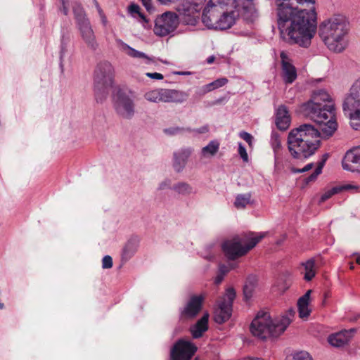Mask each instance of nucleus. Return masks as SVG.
Here are the masks:
<instances>
[{
    "label": "nucleus",
    "mask_w": 360,
    "mask_h": 360,
    "mask_svg": "<svg viewBox=\"0 0 360 360\" xmlns=\"http://www.w3.org/2000/svg\"><path fill=\"white\" fill-rule=\"evenodd\" d=\"M144 98L151 103H176L184 102L188 95L180 91L167 89H155L146 92Z\"/></svg>",
    "instance_id": "10"
},
{
    "label": "nucleus",
    "mask_w": 360,
    "mask_h": 360,
    "mask_svg": "<svg viewBox=\"0 0 360 360\" xmlns=\"http://www.w3.org/2000/svg\"><path fill=\"white\" fill-rule=\"evenodd\" d=\"M235 297L236 292L234 289L232 288H228L221 300L219 301L218 307L215 309L214 319L216 323L221 324L230 319Z\"/></svg>",
    "instance_id": "14"
},
{
    "label": "nucleus",
    "mask_w": 360,
    "mask_h": 360,
    "mask_svg": "<svg viewBox=\"0 0 360 360\" xmlns=\"http://www.w3.org/2000/svg\"><path fill=\"white\" fill-rule=\"evenodd\" d=\"M238 153L244 162L248 161V155L246 149L241 143H238Z\"/></svg>",
    "instance_id": "42"
},
{
    "label": "nucleus",
    "mask_w": 360,
    "mask_h": 360,
    "mask_svg": "<svg viewBox=\"0 0 360 360\" xmlns=\"http://www.w3.org/2000/svg\"><path fill=\"white\" fill-rule=\"evenodd\" d=\"M114 72L110 62L105 60L97 64L94 73V91L97 102L102 103L107 98L113 84Z\"/></svg>",
    "instance_id": "6"
},
{
    "label": "nucleus",
    "mask_w": 360,
    "mask_h": 360,
    "mask_svg": "<svg viewBox=\"0 0 360 360\" xmlns=\"http://www.w3.org/2000/svg\"><path fill=\"white\" fill-rule=\"evenodd\" d=\"M113 108L116 113L123 119L130 120L134 116V101L129 94L122 91H118L114 96Z\"/></svg>",
    "instance_id": "12"
},
{
    "label": "nucleus",
    "mask_w": 360,
    "mask_h": 360,
    "mask_svg": "<svg viewBox=\"0 0 360 360\" xmlns=\"http://www.w3.org/2000/svg\"><path fill=\"white\" fill-rule=\"evenodd\" d=\"M142 1L143 5L145 6L146 9L151 12L153 11V7L152 6V1L151 0H141Z\"/></svg>",
    "instance_id": "48"
},
{
    "label": "nucleus",
    "mask_w": 360,
    "mask_h": 360,
    "mask_svg": "<svg viewBox=\"0 0 360 360\" xmlns=\"http://www.w3.org/2000/svg\"><path fill=\"white\" fill-rule=\"evenodd\" d=\"M356 255V262L358 264H360V255Z\"/></svg>",
    "instance_id": "59"
},
{
    "label": "nucleus",
    "mask_w": 360,
    "mask_h": 360,
    "mask_svg": "<svg viewBox=\"0 0 360 360\" xmlns=\"http://www.w3.org/2000/svg\"><path fill=\"white\" fill-rule=\"evenodd\" d=\"M348 25L342 16H335L323 22L319 35L329 50L340 53L347 46Z\"/></svg>",
    "instance_id": "4"
},
{
    "label": "nucleus",
    "mask_w": 360,
    "mask_h": 360,
    "mask_svg": "<svg viewBox=\"0 0 360 360\" xmlns=\"http://www.w3.org/2000/svg\"><path fill=\"white\" fill-rule=\"evenodd\" d=\"M96 9H97V11L98 12L99 15H102L103 13V11L101 9V8L100 7L98 3H96Z\"/></svg>",
    "instance_id": "56"
},
{
    "label": "nucleus",
    "mask_w": 360,
    "mask_h": 360,
    "mask_svg": "<svg viewBox=\"0 0 360 360\" xmlns=\"http://www.w3.org/2000/svg\"><path fill=\"white\" fill-rule=\"evenodd\" d=\"M112 259L109 255H105L102 259V267L103 269H110L112 266Z\"/></svg>",
    "instance_id": "43"
},
{
    "label": "nucleus",
    "mask_w": 360,
    "mask_h": 360,
    "mask_svg": "<svg viewBox=\"0 0 360 360\" xmlns=\"http://www.w3.org/2000/svg\"><path fill=\"white\" fill-rule=\"evenodd\" d=\"M258 16V12L255 8H253V11L252 12V18L251 20L253 21L255 18H257Z\"/></svg>",
    "instance_id": "53"
},
{
    "label": "nucleus",
    "mask_w": 360,
    "mask_h": 360,
    "mask_svg": "<svg viewBox=\"0 0 360 360\" xmlns=\"http://www.w3.org/2000/svg\"><path fill=\"white\" fill-rule=\"evenodd\" d=\"M203 257L205 259H207V260H212L214 258V255L213 254H209V255L203 256Z\"/></svg>",
    "instance_id": "57"
},
{
    "label": "nucleus",
    "mask_w": 360,
    "mask_h": 360,
    "mask_svg": "<svg viewBox=\"0 0 360 360\" xmlns=\"http://www.w3.org/2000/svg\"><path fill=\"white\" fill-rule=\"evenodd\" d=\"M206 0H181V4L176 7L181 20L188 25H195L198 18L199 12Z\"/></svg>",
    "instance_id": "11"
},
{
    "label": "nucleus",
    "mask_w": 360,
    "mask_h": 360,
    "mask_svg": "<svg viewBox=\"0 0 360 360\" xmlns=\"http://www.w3.org/2000/svg\"><path fill=\"white\" fill-rule=\"evenodd\" d=\"M219 143L216 141H211L209 144L203 147L201 150L202 157H212L214 156L219 150Z\"/></svg>",
    "instance_id": "33"
},
{
    "label": "nucleus",
    "mask_w": 360,
    "mask_h": 360,
    "mask_svg": "<svg viewBox=\"0 0 360 360\" xmlns=\"http://www.w3.org/2000/svg\"><path fill=\"white\" fill-rule=\"evenodd\" d=\"M196 350V346L191 342L179 340L171 350V359L172 360H191Z\"/></svg>",
    "instance_id": "15"
},
{
    "label": "nucleus",
    "mask_w": 360,
    "mask_h": 360,
    "mask_svg": "<svg viewBox=\"0 0 360 360\" xmlns=\"http://www.w3.org/2000/svg\"><path fill=\"white\" fill-rule=\"evenodd\" d=\"M209 314H205L195 324L191 327V333L193 338H199L208 329Z\"/></svg>",
    "instance_id": "25"
},
{
    "label": "nucleus",
    "mask_w": 360,
    "mask_h": 360,
    "mask_svg": "<svg viewBox=\"0 0 360 360\" xmlns=\"http://www.w3.org/2000/svg\"><path fill=\"white\" fill-rule=\"evenodd\" d=\"M193 150L191 148H183L174 153L173 167L176 172H181L184 169Z\"/></svg>",
    "instance_id": "22"
},
{
    "label": "nucleus",
    "mask_w": 360,
    "mask_h": 360,
    "mask_svg": "<svg viewBox=\"0 0 360 360\" xmlns=\"http://www.w3.org/2000/svg\"><path fill=\"white\" fill-rule=\"evenodd\" d=\"M350 189H355L357 190L358 187L356 186H352L351 184H347L345 186H335L327 191H326L321 197L320 198V202H323L326 201V200L331 198L333 195L340 193L341 191L344 190H350Z\"/></svg>",
    "instance_id": "30"
},
{
    "label": "nucleus",
    "mask_w": 360,
    "mask_h": 360,
    "mask_svg": "<svg viewBox=\"0 0 360 360\" xmlns=\"http://www.w3.org/2000/svg\"><path fill=\"white\" fill-rule=\"evenodd\" d=\"M4 307V304L2 303H0V309H2Z\"/></svg>",
    "instance_id": "63"
},
{
    "label": "nucleus",
    "mask_w": 360,
    "mask_h": 360,
    "mask_svg": "<svg viewBox=\"0 0 360 360\" xmlns=\"http://www.w3.org/2000/svg\"><path fill=\"white\" fill-rule=\"evenodd\" d=\"M100 17H101V21H102L103 24L104 25H106V23H107V19H106V17H105V15H104V13H103L102 15H100Z\"/></svg>",
    "instance_id": "55"
},
{
    "label": "nucleus",
    "mask_w": 360,
    "mask_h": 360,
    "mask_svg": "<svg viewBox=\"0 0 360 360\" xmlns=\"http://www.w3.org/2000/svg\"><path fill=\"white\" fill-rule=\"evenodd\" d=\"M264 236V233L251 238L236 236L224 241L222 244V250L229 259L233 260L247 254Z\"/></svg>",
    "instance_id": "9"
},
{
    "label": "nucleus",
    "mask_w": 360,
    "mask_h": 360,
    "mask_svg": "<svg viewBox=\"0 0 360 360\" xmlns=\"http://www.w3.org/2000/svg\"><path fill=\"white\" fill-rule=\"evenodd\" d=\"M320 132L311 124H302L290 130L288 136V148L294 159L306 160L320 146Z\"/></svg>",
    "instance_id": "2"
},
{
    "label": "nucleus",
    "mask_w": 360,
    "mask_h": 360,
    "mask_svg": "<svg viewBox=\"0 0 360 360\" xmlns=\"http://www.w3.org/2000/svg\"><path fill=\"white\" fill-rule=\"evenodd\" d=\"M116 44L120 51L124 52L127 55L134 58H141L144 60V63L147 65H150L155 63V58L150 57L143 52L137 51L128 44L124 43L122 40L117 39L115 40Z\"/></svg>",
    "instance_id": "21"
},
{
    "label": "nucleus",
    "mask_w": 360,
    "mask_h": 360,
    "mask_svg": "<svg viewBox=\"0 0 360 360\" xmlns=\"http://www.w3.org/2000/svg\"><path fill=\"white\" fill-rule=\"evenodd\" d=\"M292 360H312V358L308 352L300 351L293 354Z\"/></svg>",
    "instance_id": "40"
},
{
    "label": "nucleus",
    "mask_w": 360,
    "mask_h": 360,
    "mask_svg": "<svg viewBox=\"0 0 360 360\" xmlns=\"http://www.w3.org/2000/svg\"><path fill=\"white\" fill-rule=\"evenodd\" d=\"M93 2H94V5L96 6V3H98V1L96 0H93Z\"/></svg>",
    "instance_id": "61"
},
{
    "label": "nucleus",
    "mask_w": 360,
    "mask_h": 360,
    "mask_svg": "<svg viewBox=\"0 0 360 360\" xmlns=\"http://www.w3.org/2000/svg\"><path fill=\"white\" fill-rule=\"evenodd\" d=\"M215 60V56H209L207 58V63L208 64H211Z\"/></svg>",
    "instance_id": "54"
},
{
    "label": "nucleus",
    "mask_w": 360,
    "mask_h": 360,
    "mask_svg": "<svg viewBox=\"0 0 360 360\" xmlns=\"http://www.w3.org/2000/svg\"><path fill=\"white\" fill-rule=\"evenodd\" d=\"M350 269H354V265H353V264H352H352H351V265H350Z\"/></svg>",
    "instance_id": "62"
},
{
    "label": "nucleus",
    "mask_w": 360,
    "mask_h": 360,
    "mask_svg": "<svg viewBox=\"0 0 360 360\" xmlns=\"http://www.w3.org/2000/svg\"><path fill=\"white\" fill-rule=\"evenodd\" d=\"M304 266V279L307 281H311L315 276V264L313 259H309L303 264Z\"/></svg>",
    "instance_id": "37"
},
{
    "label": "nucleus",
    "mask_w": 360,
    "mask_h": 360,
    "mask_svg": "<svg viewBox=\"0 0 360 360\" xmlns=\"http://www.w3.org/2000/svg\"><path fill=\"white\" fill-rule=\"evenodd\" d=\"M146 76L151 79H158V80L162 79L164 77L162 74L158 73V72H153V73L148 72V73H146Z\"/></svg>",
    "instance_id": "47"
},
{
    "label": "nucleus",
    "mask_w": 360,
    "mask_h": 360,
    "mask_svg": "<svg viewBox=\"0 0 360 360\" xmlns=\"http://www.w3.org/2000/svg\"><path fill=\"white\" fill-rule=\"evenodd\" d=\"M294 314L295 311L290 309L288 314L272 319L269 313L259 311L251 323L250 331L254 336L262 340L278 337L286 330Z\"/></svg>",
    "instance_id": "3"
},
{
    "label": "nucleus",
    "mask_w": 360,
    "mask_h": 360,
    "mask_svg": "<svg viewBox=\"0 0 360 360\" xmlns=\"http://www.w3.org/2000/svg\"><path fill=\"white\" fill-rule=\"evenodd\" d=\"M311 292V290H307L297 301L298 312L301 319L307 318L310 314L311 310L309 309V304Z\"/></svg>",
    "instance_id": "26"
},
{
    "label": "nucleus",
    "mask_w": 360,
    "mask_h": 360,
    "mask_svg": "<svg viewBox=\"0 0 360 360\" xmlns=\"http://www.w3.org/2000/svg\"><path fill=\"white\" fill-rule=\"evenodd\" d=\"M169 186H170V181L165 180V181H162V183L160 184L158 189L159 190H164V189H166V188H169Z\"/></svg>",
    "instance_id": "50"
},
{
    "label": "nucleus",
    "mask_w": 360,
    "mask_h": 360,
    "mask_svg": "<svg viewBox=\"0 0 360 360\" xmlns=\"http://www.w3.org/2000/svg\"><path fill=\"white\" fill-rule=\"evenodd\" d=\"M203 299L202 295L192 296L186 305L181 310V316L185 319L195 317L202 308Z\"/></svg>",
    "instance_id": "19"
},
{
    "label": "nucleus",
    "mask_w": 360,
    "mask_h": 360,
    "mask_svg": "<svg viewBox=\"0 0 360 360\" xmlns=\"http://www.w3.org/2000/svg\"><path fill=\"white\" fill-rule=\"evenodd\" d=\"M193 131L198 134H205V133L208 132L209 127H208V125H205V126L201 127L199 129H194Z\"/></svg>",
    "instance_id": "51"
},
{
    "label": "nucleus",
    "mask_w": 360,
    "mask_h": 360,
    "mask_svg": "<svg viewBox=\"0 0 360 360\" xmlns=\"http://www.w3.org/2000/svg\"><path fill=\"white\" fill-rule=\"evenodd\" d=\"M335 110L332 98L325 89L314 90L310 99L301 105L303 115L314 122H321Z\"/></svg>",
    "instance_id": "5"
},
{
    "label": "nucleus",
    "mask_w": 360,
    "mask_h": 360,
    "mask_svg": "<svg viewBox=\"0 0 360 360\" xmlns=\"http://www.w3.org/2000/svg\"><path fill=\"white\" fill-rule=\"evenodd\" d=\"M342 110L350 120V125L355 130H360V77L356 79L345 94Z\"/></svg>",
    "instance_id": "8"
},
{
    "label": "nucleus",
    "mask_w": 360,
    "mask_h": 360,
    "mask_svg": "<svg viewBox=\"0 0 360 360\" xmlns=\"http://www.w3.org/2000/svg\"><path fill=\"white\" fill-rule=\"evenodd\" d=\"M138 242L134 239H131L124 245L122 257V259L127 261L129 260L137 251Z\"/></svg>",
    "instance_id": "31"
},
{
    "label": "nucleus",
    "mask_w": 360,
    "mask_h": 360,
    "mask_svg": "<svg viewBox=\"0 0 360 360\" xmlns=\"http://www.w3.org/2000/svg\"><path fill=\"white\" fill-rule=\"evenodd\" d=\"M229 271V268L224 264H221L219 268V273L225 276Z\"/></svg>",
    "instance_id": "49"
},
{
    "label": "nucleus",
    "mask_w": 360,
    "mask_h": 360,
    "mask_svg": "<svg viewBox=\"0 0 360 360\" xmlns=\"http://www.w3.org/2000/svg\"><path fill=\"white\" fill-rule=\"evenodd\" d=\"M321 122H316L319 124L320 137L328 139L333 135L338 129V123L335 117V111L332 115L325 116Z\"/></svg>",
    "instance_id": "18"
},
{
    "label": "nucleus",
    "mask_w": 360,
    "mask_h": 360,
    "mask_svg": "<svg viewBox=\"0 0 360 360\" xmlns=\"http://www.w3.org/2000/svg\"><path fill=\"white\" fill-rule=\"evenodd\" d=\"M355 330L353 328L332 334L328 337V342L333 347H342L349 342Z\"/></svg>",
    "instance_id": "23"
},
{
    "label": "nucleus",
    "mask_w": 360,
    "mask_h": 360,
    "mask_svg": "<svg viewBox=\"0 0 360 360\" xmlns=\"http://www.w3.org/2000/svg\"><path fill=\"white\" fill-rule=\"evenodd\" d=\"M328 155L325 154L323 156V159L318 162V165L316 166V168L315 169L314 172L309 176L307 178L305 179V182L307 184L314 181L316 179L317 176L322 172L323 167L326 163V161L328 158Z\"/></svg>",
    "instance_id": "35"
},
{
    "label": "nucleus",
    "mask_w": 360,
    "mask_h": 360,
    "mask_svg": "<svg viewBox=\"0 0 360 360\" xmlns=\"http://www.w3.org/2000/svg\"><path fill=\"white\" fill-rule=\"evenodd\" d=\"M270 143L274 153V160L276 167L279 162L280 151L282 149L281 141L280 135L275 131H273L271 135Z\"/></svg>",
    "instance_id": "28"
},
{
    "label": "nucleus",
    "mask_w": 360,
    "mask_h": 360,
    "mask_svg": "<svg viewBox=\"0 0 360 360\" xmlns=\"http://www.w3.org/2000/svg\"><path fill=\"white\" fill-rule=\"evenodd\" d=\"M62 7L60 8V11L65 15H68L69 9H68V4H69V0H60Z\"/></svg>",
    "instance_id": "46"
},
{
    "label": "nucleus",
    "mask_w": 360,
    "mask_h": 360,
    "mask_svg": "<svg viewBox=\"0 0 360 360\" xmlns=\"http://www.w3.org/2000/svg\"><path fill=\"white\" fill-rule=\"evenodd\" d=\"M290 123V117L287 108L281 105L278 108L276 115V124L282 131L286 130Z\"/></svg>",
    "instance_id": "24"
},
{
    "label": "nucleus",
    "mask_w": 360,
    "mask_h": 360,
    "mask_svg": "<svg viewBox=\"0 0 360 360\" xmlns=\"http://www.w3.org/2000/svg\"><path fill=\"white\" fill-rule=\"evenodd\" d=\"M228 82L226 78H220L214 80V82L207 84L203 86L204 93L210 92L214 89H218L224 86Z\"/></svg>",
    "instance_id": "38"
},
{
    "label": "nucleus",
    "mask_w": 360,
    "mask_h": 360,
    "mask_svg": "<svg viewBox=\"0 0 360 360\" xmlns=\"http://www.w3.org/2000/svg\"><path fill=\"white\" fill-rule=\"evenodd\" d=\"M257 285V278L256 276L250 275L247 278L243 287V295L245 301H248L252 297Z\"/></svg>",
    "instance_id": "27"
},
{
    "label": "nucleus",
    "mask_w": 360,
    "mask_h": 360,
    "mask_svg": "<svg viewBox=\"0 0 360 360\" xmlns=\"http://www.w3.org/2000/svg\"><path fill=\"white\" fill-rule=\"evenodd\" d=\"M281 59L282 77L286 84H292L297 78V70L292 64L287 54L282 51L280 54Z\"/></svg>",
    "instance_id": "20"
},
{
    "label": "nucleus",
    "mask_w": 360,
    "mask_h": 360,
    "mask_svg": "<svg viewBox=\"0 0 360 360\" xmlns=\"http://www.w3.org/2000/svg\"><path fill=\"white\" fill-rule=\"evenodd\" d=\"M233 1V0H210L205 9L217 8L218 6H220V9L229 10L228 6Z\"/></svg>",
    "instance_id": "36"
},
{
    "label": "nucleus",
    "mask_w": 360,
    "mask_h": 360,
    "mask_svg": "<svg viewBox=\"0 0 360 360\" xmlns=\"http://www.w3.org/2000/svg\"><path fill=\"white\" fill-rule=\"evenodd\" d=\"M172 189L176 193L184 196L195 194L196 193L191 185L184 181L178 182L174 184Z\"/></svg>",
    "instance_id": "29"
},
{
    "label": "nucleus",
    "mask_w": 360,
    "mask_h": 360,
    "mask_svg": "<svg viewBox=\"0 0 360 360\" xmlns=\"http://www.w3.org/2000/svg\"><path fill=\"white\" fill-rule=\"evenodd\" d=\"M291 0H275V14L281 37L290 44L302 47L311 44L317 28L315 8L302 9L294 6ZM299 4H315V0H296Z\"/></svg>",
    "instance_id": "1"
},
{
    "label": "nucleus",
    "mask_w": 360,
    "mask_h": 360,
    "mask_svg": "<svg viewBox=\"0 0 360 360\" xmlns=\"http://www.w3.org/2000/svg\"><path fill=\"white\" fill-rule=\"evenodd\" d=\"M224 277V276H223V275L220 274L219 273H218L217 276L215 278L214 283L217 285H219L223 281Z\"/></svg>",
    "instance_id": "52"
},
{
    "label": "nucleus",
    "mask_w": 360,
    "mask_h": 360,
    "mask_svg": "<svg viewBox=\"0 0 360 360\" xmlns=\"http://www.w3.org/2000/svg\"><path fill=\"white\" fill-rule=\"evenodd\" d=\"M239 136L241 139L245 140L249 144V146H251L253 137L250 134L246 131H241L240 132Z\"/></svg>",
    "instance_id": "45"
},
{
    "label": "nucleus",
    "mask_w": 360,
    "mask_h": 360,
    "mask_svg": "<svg viewBox=\"0 0 360 360\" xmlns=\"http://www.w3.org/2000/svg\"><path fill=\"white\" fill-rule=\"evenodd\" d=\"M248 360H264V359H262V358H259V357H249L248 359Z\"/></svg>",
    "instance_id": "58"
},
{
    "label": "nucleus",
    "mask_w": 360,
    "mask_h": 360,
    "mask_svg": "<svg viewBox=\"0 0 360 360\" xmlns=\"http://www.w3.org/2000/svg\"><path fill=\"white\" fill-rule=\"evenodd\" d=\"M77 26L79 31L80 36L86 46L92 51H96L98 47V44L96 41V35L90 21H85Z\"/></svg>",
    "instance_id": "16"
},
{
    "label": "nucleus",
    "mask_w": 360,
    "mask_h": 360,
    "mask_svg": "<svg viewBox=\"0 0 360 360\" xmlns=\"http://www.w3.org/2000/svg\"><path fill=\"white\" fill-rule=\"evenodd\" d=\"M191 129L188 128H184L180 127H171L166 128L163 130L164 133L168 136H176L182 134L185 131H191Z\"/></svg>",
    "instance_id": "39"
},
{
    "label": "nucleus",
    "mask_w": 360,
    "mask_h": 360,
    "mask_svg": "<svg viewBox=\"0 0 360 360\" xmlns=\"http://www.w3.org/2000/svg\"><path fill=\"white\" fill-rule=\"evenodd\" d=\"M72 11L76 20V24L79 25L85 21H89L81 4L75 1L72 3Z\"/></svg>",
    "instance_id": "32"
},
{
    "label": "nucleus",
    "mask_w": 360,
    "mask_h": 360,
    "mask_svg": "<svg viewBox=\"0 0 360 360\" xmlns=\"http://www.w3.org/2000/svg\"><path fill=\"white\" fill-rule=\"evenodd\" d=\"M314 167V164L311 162L304 166L302 169H296L294 167L291 168V172L292 173H302L305 172H308L311 169Z\"/></svg>",
    "instance_id": "44"
},
{
    "label": "nucleus",
    "mask_w": 360,
    "mask_h": 360,
    "mask_svg": "<svg viewBox=\"0 0 360 360\" xmlns=\"http://www.w3.org/2000/svg\"><path fill=\"white\" fill-rule=\"evenodd\" d=\"M181 16L172 11H167L158 17L155 21L154 33L165 37L173 32L179 25Z\"/></svg>",
    "instance_id": "13"
},
{
    "label": "nucleus",
    "mask_w": 360,
    "mask_h": 360,
    "mask_svg": "<svg viewBox=\"0 0 360 360\" xmlns=\"http://www.w3.org/2000/svg\"><path fill=\"white\" fill-rule=\"evenodd\" d=\"M129 12L131 14V15H134V14H138L139 16L142 18L144 21H147L146 20V18L145 16L140 12V7L136 5V4H131L129 6Z\"/></svg>",
    "instance_id": "41"
},
{
    "label": "nucleus",
    "mask_w": 360,
    "mask_h": 360,
    "mask_svg": "<svg viewBox=\"0 0 360 360\" xmlns=\"http://www.w3.org/2000/svg\"><path fill=\"white\" fill-rule=\"evenodd\" d=\"M252 195L250 193L238 194L236 197L234 206L237 209H244L251 202Z\"/></svg>",
    "instance_id": "34"
},
{
    "label": "nucleus",
    "mask_w": 360,
    "mask_h": 360,
    "mask_svg": "<svg viewBox=\"0 0 360 360\" xmlns=\"http://www.w3.org/2000/svg\"><path fill=\"white\" fill-rule=\"evenodd\" d=\"M342 164L344 169L360 173V146L348 150Z\"/></svg>",
    "instance_id": "17"
},
{
    "label": "nucleus",
    "mask_w": 360,
    "mask_h": 360,
    "mask_svg": "<svg viewBox=\"0 0 360 360\" xmlns=\"http://www.w3.org/2000/svg\"><path fill=\"white\" fill-rule=\"evenodd\" d=\"M63 51H64V48H63V46H62V48H61V56H60V57H62V54H63Z\"/></svg>",
    "instance_id": "60"
},
{
    "label": "nucleus",
    "mask_w": 360,
    "mask_h": 360,
    "mask_svg": "<svg viewBox=\"0 0 360 360\" xmlns=\"http://www.w3.org/2000/svg\"><path fill=\"white\" fill-rule=\"evenodd\" d=\"M237 16L235 11L220 9V6H218L217 8L204 9L202 21L209 29L224 30L231 28L235 24Z\"/></svg>",
    "instance_id": "7"
}]
</instances>
